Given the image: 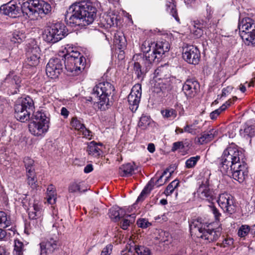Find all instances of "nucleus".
I'll use <instances>...</instances> for the list:
<instances>
[{
    "label": "nucleus",
    "mask_w": 255,
    "mask_h": 255,
    "mask_svg": "<svg viewBox=\"0 0 255 255\" xmlns=\"http://www.w3.org/2000/svg\"><path fill=\"white\" fill-rule=\"evenodd\" d=\"M220 161L219 168L223 173L231 174L233 178L239 183L245 180L248 173L247 165L243 154L237 147H227Z\"/></svg>",
    "instance_id": "nucleus-1"
},
{
    "label": "nucleus",
    "mask_w": 255,
    "mask_h": 255,
    "mask_svg": "<svg viewBox=\"0 0 255 255\" xmlns=\"http://www.w3.org/2000/svg\"><path fill=\"white\" fill-rule=\"evenodd\" d=\"M96 12L97 9L91 2L81 0L69 6L65 14V20L71 26H85L94 21Z\"/></svg>",
    "instance_id": "nucleus-2"
},
{
    "label": "nucleus",
    "mask_w": 255,
    "mask_h": 255,
    "mask_svg": "<svg viewBox=\"0 0 255 255\" xmlns=\"http://www.w3.org/2000/svg\"><path fill=\"white\" fill-rule=\"evenodd\" d=\"M64 55L65 68L70 76L79 75L85 68V58L76 48L67 45Z\"/></svg>",
    "instance_id": "nucleus-3"
},
{
    "label": "nucleus",
    "mask_w": 255,
    "mask_h": 255,
    "mask_svg": "<svg viewBox=\"0 0 255 255\" xmlns=\"http://www.w3.org/2000/svg\"><path fill=\"white\" fill-rule=\"evenodd\" d=\"M21 8L23 14L31 20L42 18L51 11L50 4L43 0H29L22 4Z\"/></svg>",
    "instance_id": "nucleus-4"
},
{
    "label": "nucleus",
    "mask_w": 255,
    "mask_h": 255,
    "mask_svg": "<svg viewBox=\"0 0 255 255\" xmlns=\"http://www.w3.org/2000/svg\"><path fill=\"white\" fill-rule=\"evenodd\" d=\"M170 47L169 43L166 41H158L156 43L152 42L150 40H145L141 46V50L145 53V65L149 68L151 62H154L156 59L157 60L165 52L168 51Z\"/></svg>",
    "instance_id": "nucleus-5"
},
{
    "label": "nucleus",
    "mask_w": 255,
    "mask_h": 255,
    "mask_svg": "<svg viewBox=\"0 0 255 255\" xmlns=\"http://www.w3.org/2000/svg\"><path fill=\"white\" fill-rule=\"evenodd\" d=\"M114 86L109 82H102L96 85L93 89L92 97H89L88 101L91 102L93 98H97V100L93 102L97 103L98 108L101 110L108 108L109 105V97L114 95Z\"/></svg>",
    "instance_id": "nucleus-6"
},
{
    "label": "nucleus",
    "mask_w": 255,
    "mask_h": 255,
    "mask_svg": "<svg viewBox=\"0 0 255 255\" xmlns=\"http://www.w3.org/2000/svg\"><path fill=\"white\" fill-rule=\"evenodd\" d=\"M206 224L202 222L201 219L193 220L190 224V230L192 236L206 240L208 242L216 241L221 236V230L206 229Z\"/></svg>",
    "instance_id": "nucleus-7"
},
{
    "label": "nucleus",
    "mask_w": 255,
    "mask_h": 255,
    "mask_svg": "<svg viewBox=\"0 0 255 255\" xmlns=\"http://www.w3.org/2000/svg\"><path fill=\"white\" fill-rule=\"evenodd\" d=\"M238 27L240 36L245 44L255 46V22L249 17L239 20Z\"/></svg>",
    "instance_id": "nucleus-8"
},
{
    "label": "nucleus",
    "mask_w": 255,
    "mask_h": 255,
    "mask_svg": "<svg viewBox=\"0 0 255 255\" xmlns=\"http://www.w3.org/2000/svg\"><path fill=\"white\" fill-rule=\"evenodd\" d=\"M49 122L46 113L42 111H37L33 115L32 122L29 124V130L35 136L42 135L48 131Z\"/></svg>",
    "instance_id": "nucleus-9"
},
{
    "label": "nucleus",
    "mask_w": 255,
    "mask_h": 255,
    "mask_svg": "<svg viewBox=\"0 0 255 255\" xmlns=\"http://www.w3.org/2000/svg\"><path fill=\"white\" fill-rule=\"evenodd\" d=\"M33 107V101L30 97L27 96L19 100L14 106L15 118L23 123L28 121Z\"/></svg>",
    "instance_id": "nucleus-10"
},
{
    "label": "nucleus",
    "mask_w": 255,
    "mask_h": 255,
    "mask_svg": "<svg viewBox=\"0 0 255 255\" xmlns=\"http://www.w3.org/2000/svg\"><path fill=\"white\" fill-rule=\"evenodd\" d=\"M67 35L65 26L57 22L46 27L43 32V39L48 43H56Z\"/></svg>",
    "instance_id": "nucleus-11"
},
{
    "label": "nucleus",
    "mask_w": 255,
    "mask_h": 255,
    "mask_svg": "<svg viewBox=\"0 0 255 255\" xmlns=\"http://www.w3.org/2000/svg\"><path fill=\"white\" fill-rule=\"evenodd\" d=\"M61 243L57 237H50L40 244L41 255H56Z\"/></svg>",
    "instance_id": "nucleus-12"
},
{
    "label": "nucleus",
    "mask_w": 255,
    "mask_h": 255,
    "mask_svg": "<svg viewBox=\"0 0 255 255\" xmlns=\"http://www.w3.org/2000/svg\"><path fill=\"white\" fill-rule=\"evenodd\" d=\"M217 202L224 212L232 214L236 211L234 198L230 194L223 193L219 196Z\"/></svg>",
    "instance_id": "nucleus-13"
},
{
    "label": "nucleus",
    "mask_w": 255,
    "mask_h": 255,
    "mask_svg": "<svg viewBox=\"0 0 255 255\" xmlns=\"http://www.w3.org/2000/svg\"><path fill=\"white\" fill-rule=\"evenodd\" d=\"M141 97V85L140 84H135L133 86L130 94L128 97V101L129 109L132 112H135L139 106Z\"/></svg>",
    "instance_id": "nucleus-14"
},
{
    "label": "nucleus",
    "mask_w": 255,
    "mask_h": 255,
    "mask_svg": "<svg viewBox=\"0 0 255 255\" xmlns=\"http://www.w3.org/2000/svg\"><path fill=\"white\" fill-rule=\"evenodd\" d=\"M182 56L187 63L196 65L200 61V52L196 47L188 45L183 47Z\"/></svg>",
    "instance_id": "nucleus-15"
},
{
    "label": "nucleus",
    "mask_w": 255,
    "mask_h": 255,
    "mask_svg": "<svg viewBox=\"0 0 255 255\" xmlns=\"http://www.w3.org/2000/svg\"><path fill=\"white\" fill-rule=\"evenodd\" d=\"M63 70L62 62L59 58H51L46 67V73L48 77L51 79L58 77Z\"/></svg>",
    "instance_id": "nucleus-16"
},
{
    "label": "nucleus",
    "mask_w": 255,
    "mask_h": 255,
    "mask_svg": "<svg viewBox=\"0 0 255 255\" xmlns=\"http://www.w3.org/2000/svg\"><path fill=\"white\" fill-rule=\"evenodd\" d=\"M197 192L200 199L207 201L209 203L216 199L215 194L211 189L207 179L199 186Z\"/></svg>",
    "instance_id": "nucleus-17"
},
{
    "label": "nucleus",
    "mask_w": 255,
    "mask_h": 255,
    "mask_svg": "<svg viewBox=\"0 0 255 255\" xmlns=\"http://www.w3.org/2000/svg\"><path fill=\"white\" fill-rule=\"evenodd\" d=\"M21 80L20 77L17 75H14L13 72L9 73L3 80L2 84L8 87L13 90L11 91L12 94H15L18 91V89L20 87Z\"/></svg>",
    "instance_id": "nucleus-18"
},
{
    "label": "nucleus",
    "mask_w": 255,
    "mask_h": 255,
    "mask_svg": "<svg viewBox=\"0 0 255 255\" xmlns=\"http://www.w3.org/2000/svg\"><path fill=\"white\" fill-rule=\"evenodd\" d=\"M145 53H143V56L140 55L139 61L134 62L133 64V69L136 74L137 77L139 79L142 80L144 75L152 67L153 62H151V64L149 68H147L145 65Z\"/></svg>",
    "instance_id": "nucleus-19"
},
{
    "label": "nucleus",
    "mask_w": 255,
    "mask_h": 255,
    "mask_svg": "<svg viewBox=\"0 0 255 255\" xmlns=\"http://www.w3.org/2000/svg\"><path fill=\"white\" fill-rule=\"evenodd\" d=\"M27 58L26 63L30 66H35L39 63L40 58V49L36 45H34L29 47L26 52Z\"/></svg>",
    "instance_id": "nucleus-20"
},
{
    "label": "nucleus",
    "mask_w": 255,
    "mask_h": 255,
    "mask_svg": "<svg viewBox=\"0 0 255 255\" xmlns=\"http://www.w3.org/2000/svg\"><path fill=\"white\" fill-rule=\"evenodd\" d=\"M199 89L198 82L194 79H188L182 87V90L188 98H192L196 95Z\"/></svg>",
    "instance_id": "nucleus-21"
},
{
    "label": "nucleus",
    "mask_w": 255,
    "mask_h": 255,
    "mask_svg": "<svg viewBox=\"0 0 255 255\" xmlns=\"http://www.w3.org/2000/svg\"><path fill=\"white\" fill-rule=\"evenodd\" d=\"M19 7L11 2L3 4L0 7V13L8 15L11 17H16L19 13Z\"/></svg>",
    "instance_id": "nucleus-22"
},
{
    "label": "nucleus",
    "mask_w": 255,
    "mask_h": 255,
    "mask_svg": "<svg viewBox=\"0 0 255 255\" xmlns=\"http://www.w3.org/2000/svg\"><path fill=\"white\" fill-rule=\"evenodd\" d=\"M28 216L31 219H40L42 216V209L40 204L34 202L28 208Z\"/></svg>",
    "instance_id": "nucleus-23"
},
{
    "label": "nucleus",
    "mask_w": 255,
    "mask_h": 255,
    "mask_svg": "<svg viewBox=\"0 0 255 255\" xmlns=\"http://www.w3.org/2000/svg\"><path fill=\"white\" fill-rule=\"evenodd\" d=\"M136 170H137V167L134 163H128L119 168V173L121 176L128 177L134 174Z\"/></svg>",
    "instance_id": "nucleus-24"
},
{
    "label": "nucleus",
    "mask_w": 255,
    "mask_h": 255,
    "mask_svg": "<svg viewBox=\"0 0 255 255\" xmlns=\"http://www.w3.org/2000/svg\"><path fill=\"white\" fill-rule=\"evenodd\" d=\"M218 132L215 129L203 132L198 138V142L200 144L206 143L212 140L217 135Z\"/></svg>",
    "instance_id": "nucleus-25"
},
{
    "label": "nucleus",
    "mask_w": 255,
    "mask_h": 255,
    "mask_svg": "<svg viewBox=\"0 0 255 255\" xmlns=\"http://www.w3.org/2000/svg\"><path fill=\"white\" fill-rule=\"evenodd\" d=\"M241 134L245 137H252L255 135V125L253 122H247L243 129L241 130Z\"/></svg>",
    "instance_id": "nucleus-26"
},
{
    "label": "nucleus",
    "mask_w": 255,
    "mask_h": 255,
    "mask_svg": "<svg viewBox=\"0 0 255 255\" xmlns=\"http://www.w3.org/2000/svg\"><path fill=\"white\" fill-rule=\"evenodd\" d=\"M126 215L125 211L118 206L113 207L109 211V216L114 221H119Z\"/></svg>",
    "instance_id": "nucleus-27"
},
{
    "label": "nucleus",
    "mask_w": 255,
    "mask_h": 255,
    "mask_svg": "<svg viewBox=\"0 0 255 255\" xmlns=\"http://www.w3.org/2000/svg\"><path fill=\"white\" fill-rule=\"evenodd\" d=\"M83 182H72L68 187V191L73 194H81L87 191V187H84Z\"/></svg>",
    "instance_id": "nucleus-28"
},
{
    "label": "nucleus",
    "mask_w": 255,
    "mask_h": 255,
    "mask_svg": "<svg viewBox=\"0 0 255 255\" xmlns=\"http://www.w3.org/2000/svg\"><path fill=\"white\" fill-rule=\"evenodd\" d=\"M102 144L98 145L95 141L90 142L87 146V151L88 154L94 157H98L100 155L102 152V150L99 147Z\"/></svg>",
    "instance_id": "nucleus-29"
},
{
    "label": "nucleus",
    "mask_w": 255,
    "mask_h": 255,
    "mask_svg": "<svg viewBox=\"0 0 255 255\" xmlns=\"http://www.w3.org/2000/svg\"><path fill=\"white\" fill-rule=\"evenodd\" d=\"M47 202L50 204H54L56 202L57 194L56 189L53 185L48 186L46 191Z\"/></svg>",
    "instance_id": "nucleus-30"
},
{
    "label": "nucleus",
    "mask_w": 255,
    "mask_h": 255,
    "mask_svg": "<svg viewBox=\"0 0 255 255\" xmlns=\"http://www.w3.org/2000/svg\"><path fill=\"white\" fill-rule=\"evenodd\" d=\"M154 182L153 179H150L148 182L146 186L144 188L143 190L140 193V195L138 197L136 202H139L143 201L145 198L146 195L148 194L150 191L152 189L154 186Z\"/></svg>",
    "instance_id": "nucleus-31"
},
{
    "label": "nucleus",
    "mask_w": 255,
    "mask_h": 255,
    "mask_svg": "<svg viewBox=\"0 0 255 255\" xmlns=\"http://www.w3.org/2000/svg\"><path fill=\"white\" fill-rule=\"evenodd\" d=\"M114 43L118 48L122 49L126 46V40L122 33L118 32L115 34Z\"/></svg>",
    "instance_id": "nucleus-32"
},
{
    "label": "nucleus",
    "mask_w": 255,
    "mask_h": 255,
    "mask_svg": "<svg viewBox=\"0 0 255 255\" xmlns=\"http://www.w3.org/2000/svg\"><path fill=\"white\" fill-rule=\"evenodd\" d=\"M26 177L27 184L32 189H36L38 185L35 171L29 170V172H26Z\"/></svg>",
    "instance_id": "nucleus-33"
},
{
    "label": "nucleus",
    "mask_w": 255,
    "mask_h": 255,
    "mask_svg": "<svg viewBox=\"0 0 255 255\" xmlns=\"http://www.w3.org/2000/svg\"><path fill=\"white\" fill-rule=\"evenodd\" d=\"M232 103V100H229L222 106H221L219 109L211 113L210 115V118L212 120L216 119L217 118V117L220 114V113L222 112L225 111L227 108L228 107L230 106L231 105Z\"/></svg>",
    "instance_id": "nucleus-34"
},
{
    "label": "nucleus",
    "mask_w": 255,
    "mask_h": 255,
    "mask_svg": "<svg viewBox=\"0 0 255 255\" xmlns=\"http://www.w3.org/2000/svg\"><path fill=\"white\" fill-rule=\"evenodd\" d=\"M11 223L10 217L5 212L0 211V227L6 228L9 226Z\"/></svg>",
    "instance_id": "nucleus-35"
},
{
    "label": "nucleus",
    "mask_w": 255,
    "mask_h": 255,
    "mask_svg": "<svg viewBox=\"0 0 255 255\" xmlns=\"http://www.w3.org/2000/svg\"><path fill=\"white\" fill-rule=\"evenodd\" d=\"M161 114L165 119L173 120L177 116L176 111L172 108H167L161 111Z\"/></svg>",
    "instance_id": "nucleus-36"
},
{
    "label": "nucleus",
    "mask_w": 255,
    "mask_h": 255,
    "mask_svg": "<svg viewBox=\"0 0 255 255\" xmlns=\"http://www.w3.org/2000/svg\"><path fill=\"white\" fill-rule=\"evenodd\" d=\"M25 35L22 31H15L13 32L11 41L15 43H21L25 38Z\"/></svg>",
    "instance_id": "nucleus-37"
},
{
    "label": "nucleus",
    "mask_w": 255,
    "mask_h": 255,
    "mask_svg": "<svg viewBox=\"0 0 255 255\" xmlns=\"http://www.w3.org/2000/svg\"><path fill=\"white\" fill-rule=\"evenodd\" d=\"M103 19L105 22V24H106L107 27H111L115 24H117V17L114 14H105L103 16Z\"/></svg>",
    "instance_id": "nucleus-38"
},
{
    "label": "nucleus",
    "mask_w": 255,
    "mask_h": 255,
    "mask_svg": "<svg viewBox=\"0 0 255 255\" xmlns=\"http://www.w3.org/2000/svg\"><path fill=\"white\" fill-rule=\"evenodd\" d=\"M71 126L73 128L79 132L81 130H83L82 129L85 127L83 122L77 118H73L72 119Z\"/></svg>",
    "instance_id": "nucleus-39"
},
{
    "label": "nucleus",
    "mask_w": 255,
    "mask_h": 255,
    "mask_svg": "<svg viewBox=\"0 0 255 255\" xmlns=\"http://www.w3.org/2000/svg\"><path fill=\"white\" fill-rule=\"evenodd\" d=\"M179 182L178 180H174L172 181L166 187V190L164 191V193L166 196L170 195L174 191L175 189L178 187L179 185Z\"/></svg>",
    "instance_id": "nucleus-40"
},
{
    "label": "nucleus",
    "mask_w": 255,
    "mask_h": 255,
    "mask_svg": "<svg viewBox=\"0 0 255 255\" xmlns=\"http://www.w3.org/2000/svg\"><path fill=\"white\" fill-rule=\"evenodd\" d=\"M167 10L169 11L170 14L175 18V19L178 22H180V19L178 16L177 10L175 8V6L173 3L169 2L166 4Z\"/></svg>",
    "instance_id": "nucleus-41"
},
{
    "label": "nucleus",
    "mask_w": 255,
    "mask_h": 255,
    "mask_svg": "<svg viewBox=\"0 0 255 255\" xmlns=\"http://www.w3.org/2000/svg\"><path fill=\"white\" fill-rule=\"evenodd\" d=\"M134 250L138 255H150L151 253L149 248L143 246H135Z\"/></svg>",
    "instance_id": "nucleus-42"
},
{
    "label": "nucleus",
    "mask_w": 255,
    "mask_h": 255,
    "mask_svg": "<svg viewBox=\"0 0 255 255\" xmlns=\"http://www.w3.org/2000/svg\"><path fill=\"white\" fill-rule=\"evenodd\" d=\"M127 217H130L131 218V219L128 220L127 218H125L123 220L121 223V226L124 230L127 229L129 225L134 221V214L128 215Z\"/></svg>",
    "instance_id": "nucleus-43"
},
{
    "label": "nucleus",
    "mask_w": 255,
    "mask_h": 255,
    "mask_svg": "<svg viewBox=\"0 0 255 255\" xmlns=\"http://www.w3.org/2000/svg\"><path fill=\"white\" fill-rule=\"evenodd\" d=\"M200 158V156L198 155L189 158L186 161V167L187 168H191L194 167Z\"/></svg>",
    "instance_id": "nucleus-44"
},
{
    "label": "nucleus",
    "mask_w": 255,
    "mask_h": 255,
    "mask_svg": "<svg viewBox=\"0 0 255 255\" xmlns=\"http://www.w3.org/2000/svg\"><path fill=\"white\" fill-rule=\"evenodd\" d=\"M24 165L26 168V172H29V170L35 171V169L33 167L34 161L31 158L26 157H25L23 160Z\"/></svg>",
    "instance_id": "nucleus-45"
},
{
    "label": "nucleus",
    "mask_w": 255,
    "mask_h": 255,
    "mask_svg": "<svg viewBox=\"0 0 255 255\" xmlns=\"http://www.w3.org/2000/svg\"><path fill=\"white\" fill-rule=\"evenodd\" d=\"M251 233V228L248 225H242L239 228L238 232V236L240 237H246L249 233Z\"/></svg>",
    "instance_id": "nucleus-46"
},
{
    "label": "nucleus",
    "mask_w": 255,
    "mask_h": 255,
    "mask_svg": "<svg viewBox=\"0 0 255 255\" xmlns=\"http://www.w3.org/2000/svg\"><path fill=\"white\" fill-rule=\"evenodd\" d=\"M23 251V244L19 241H15L14 253L16 255H22Z\"/></svg>",
    "instance_id": "nucleus-47"
},
{
    "label": "nucleus",
    "mask_w": 255,
    "mask_h": 255,
    "mask_svg": "<svg viewBox=\"0 0 255 255\" xmlns=\"http://www.w3.org/2000/svg\"><path fill=\"white\" fill-rule=\"evenodd\" d=\"M150 123L149 118L147 116H142L138 122V126L142 128H144Z\"/></svg>",
    "instance_id": "nucleus-48"
},
{
    "label": "nucleus",
    "mask_w": 255,
    "mask_h": 255,
    "mask_svg": "<svg viewBox=\"0 0 255 255\" xmlns=\"http://www.w3.org/2000/svg\"><path fill=\"white\" fill-rule=\"evenodd\" d=\"M184 132H186L191 133L193 135H195L198 131H197V128L194 125H187L184 128Z\"/></svg>",
    "instance_id": "nucleus-49"
},
{
    "label": "nucleus",
    "mask_w": 255,
    "mask_h": 255,
    "mask_svg": "<svg viewBox=\"0 0 255 255\" xmlns=\"http://www.w3.org/2000/svg\"><path fill=\"white\" fill-rule=\"evenodd\" d=\"M234 243V240L232 238H227L225 239L220 244V247L222 248H227L231 246Z\"/></svg>",
    "instance_id": "nucleus-50"
},
{
    "label": "nucleus",
    "mask_w": 255,
    "mask_h": 255,
    "mask_svg": "<svg viewBox=\"0 0 255 255\" xmlns=\"http://www.w3.org/2000/svg\"><path fill=\"white\" fill-rule=\"evenodd\" d=\"M137 224L139 227L146 228L149 227L151 224L145 219H140L137 221Z\"/></svg>",
    "instance_id": "nucleus-51"
},
{
    "label": "nucleus",
    "mask_w": 255,
    "mask_h": 255,
    "mask_svg": "<svg viewBox=\"0 0 255 255\" xmlns=\"http://www.w3.org/2000/svg\"><path fill=\"white\" fill-rule=\"evenodd\" d=\"M81 130L80 132L82 133L83 137L88 139H91L93 136L92 132L87 129L85 127Z\"/></svg>",
    "instance_id": "nucleus-52"
},
{
    "label": "nucleus",
    "mask_w": 255,
    "mask_h": 255,
    "mask_svg": "<svg viewBox=\"0 0 255 255\" xmlns=\"http://www.w3.org/2000/svg\"><path fill=\"white\" fill-rule=\"evenodd\" d=\"M165 173H166V172H163V173L160 176V177L158 179H156V181H154V186L156 185L157 187H159V186H162L164 184V181H163V179L164 178V175L165 174ZM151 179H153V180H154V178H152Z\"/></svg>",
    "instance_id": "nucleus-53"
},
{
    "label": "nucleus",
    "mask_w": 255,
    "mask_h": 255,
    "mask_svg": "<svg viewBox=\"0 0 255 255\" xmlns=\"http://www.w3.org/2000/svg\"><path fill=\"white\" fill-rule=\"evenodd\" d=\"M112 250L113 245L112 244H109L103 249L101 255H110L112 252Z\"/></svg>",
    "instance_id": "nucleus-54"
},
{
    "label": "nucleus",
    "mask_w": 255,
    "mask_h": 255,
    "mask_svg": "<svg viewBox=\"0 0 255 255\" xmlns=\"http://www.w3.org/2000/svg\"><path fill=\"white\" fill-rule=\"evenodd\" d=\"M184 147V143L182 141L175 142L173 143V146L171 149L172 151H175L177 149H182Z\"/></svg>",
    "instance_id": "nucleus-55"
},
{
    "label": "nucleus",
    "mask_w": 255,
    "mask_h": 255,
    "mask_svg": "<svg viewBox=\"0 0 255 255\" xmlns=\"http://www.w3.org/2000/svg\"><path fill=\"white\" fill-rule=\"evenodd\" d=\"M209 207L211 209V211L214 214L215 219L216 220H219L220 217L221 216V213L219 212V210L213 205H209Z\"/></svg>",
    "instance_id": "nucleus-56"
},
{
    "label": "nucleus",
    "mask_w": 255,
    "mask_h": 255,
    "mask_svg": "<svg viewBox=\"0 0 255 255\" xmlns=\"http://www.w3.org/2000/svg\"><path fill=\"white\" fill-rule=\"evenodd\" d=\"M233 88L232 86H228L222 90V94L220 95V99L223 97H226L233 90Z\"/></svg>",
    "instance_id": "nucleus-57"
},
{
    "label": "nucleus",
    "mask_w": 255,
    "mask_h": 255,
    "mask_svg": "<svg viewBox=\"0 0 255 255\" xmlns=\"http://www.w3.org/2000/svg\"><path fill=\"white\" fill-rule=\"evenodd\" d=\"M203 26H198L197 29H192V31L194 34L197 37H200L203 34Z\"/></svg>",
    "instance_id": "nucleus-58"
},
{
    "label": "nucleus",
    "mask_w": 255,
    "mask_h": 255,
    "mask_svg": "<svg viewBox=\"0 0 255 255\" xmlns=\"http://www.w3.org/2000/svg\"><path fill=\"white\" fill-rule=\"evenodd\" d=\"M163 172H166V173L164 175V178L163 179V181H164V183L165 184L168 181L169 178H170V177L171 175L172 171V172L169 171V169H166Z\"/></svg>",
    "instance_id": "nucleus-59"
},
{
    "label": "nucleus",
    "mask_w": 255,
    "mask_h": 255,
    "mask_svg": "<svg viewBox=\"0 0 255 255\" xmlns=\"http://www.w3.org/2000/svg\"><path fill=\"white\" fill-rule=\"evenodd\" d=\"M93 170V165L91 164L87 165L84 169V171L86 173H88L92 172Z\"/></svg>",
    "instance_id": "nucleus-60"
},
{
    "label": "nucleus",
    "mask_w": 255,
    "mask_h": 255,
    "mask_svg": "<svg viewBox=\"0 0 255 255\" xmlns=\"http://www.w3.org/2000/svg\"><path fill=\"white\" fill-rule=\"evenodd\" d=\"M61 114L64 118H67L68 116L69 112L66 108L63 107L61 110Z\"/></svg>",
    "instance_id": "nucleus-61"
},
{
    "label": "nucleus",
    "mask_w": 255,
    "mask_h": 255,
    "mask_svg": "<svg viewBox=\"0 0 255 255\" xmlns=\"http://www.w3.org/2000/svg\"><path fill=\"white\" fill-rule=\"evenodd\" d=\"M147 149L150 153H153L155 151V146L154 144L149 143L148 145Z\"/></svg>",
    "instance_id": "nucleus-62"
},
{
    "label": "nucleus",
    "mask_w": 255,
    "mask_h": 255,
    "mask_svg": "<svg viewBox=\"0 0 255 255\" xmlns=\"http://www.w3.org/2000/svg\"><path fill=\"white\" fill-rule=\"evenodd\" d=\"M207 17L208 19H210L212 17V15L213 14V11L210 7L207 8Z\"/></svg>",
    "instance_id": "nucleus-63"
},
{
    "label": "nucleus",
    "mask_w": 255,
    "mask_h": 255,
    "mask_svg": "<svg viewBox=\"0 0 255 255\" xmlns=\"http://www.w3.org/2000/svg\"><path fill=\"white\" fill-rule=\"evenodd\" d=\"M6 236V232L5 231L0 229V240L3 239Z\"/></svg>",
    "instance_id": "nucleus-64"
}]
</instances>
